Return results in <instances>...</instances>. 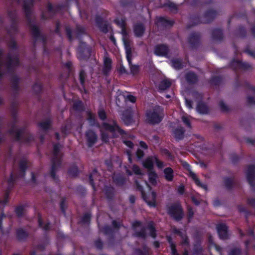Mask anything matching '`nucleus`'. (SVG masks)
<instances>
[{
    "label": "nucleus",
    "instance_id": "f257e3e1",
    "mask_svg": "<svg viewBox=\"0 0 255 255\" xmlns=\"http://www.w3.org/2000/svg\"><path fill=\"white\" fill-rule=\"evenodd\" d=\"M162 109L159 106L154 107L146 112L145 121L153 125L160 123L162 119Z\"/></svg>",
    "mask_w": 255,
    "mask_h": 255
},
{
    "label": "nucleus",
    "instance_id": "f03ea898",
    "mask_svg": "<svg viewBox=\"0 0 255 255\" xmlns=\"http://www.w3.org/2000/svg\"><path fill=\"white\" fill-rule=\"evenodd\" d=\"M61 146L59 144H54L53 146V157L52 159V166L50 171V175L55 180H57L55 176V172L57 171L60 165V154L59 153Z\"/></svg>",
    "mask_w": 255,
    "mask_h": 255
},
{
    "label": "nucleus",
    "instance_id": "7ed1b4c3",
    "mask_svg": "<svg viewBox=\"0 0 255 255\" xmlns=\"http://www.w3.org/2000/svg\"><path fill=\"white\" fill-rule=\"evenodd\" d=\"M168 213L175 220L179 221L182 219L184 214L181 205L178 203L172 204L168 207Z\"/></svg>",
    "mask_w": 255,
    "mask_h": 255
},
{
    "label": "nucleus",
    "instance_id": "20e7f679",
    "mask_svg": "<svg viewBox=\"0 0 255 255\" xmlns=\"http://www.w3.org/2000/svg\"><path fill=\"white\" fill-rule=\"evenodd\" d=\"M102 128L103 129L110 131L112 134L113 137H118L120 135L124 137L125 135L127 134L125 131L120 128L117 124L115 122H113L112 125H110L107 123H103L102 125Z\"/></svg>",
    "mask_w": 255,
    "mask_h": 255
},
{
    "label": "nucleus",
    "instance_id": "39448f33",
    "mask_svg": "<svg viewBox=\"0 0 255 255\" xmlns=\"http://www.w3.org/2000/svg\"><path fill=\"white\" fill-rule=\"evenodd\" d=\"M136 185L138 190L141 191L142 197L144 200L149 206L154 207L156 205V195L155 192L152 191L150 194L146 196L145 193L143 192L142 187L137 181H136Z\"/></svg>",
    "mask_w": 255,
    "mask_h": 255
},
{
    "label": "nucleus",
    "instance_id": "423d86ee",
    "mask_svg": "<svg viewBox=\"0 0 255 255\" xmlns=\"http://www.w3.org/2000/svg\"><path fill=\"white\" fill-rule=\"evenodd\" d=\"M246 177L248 182L252 187H255V166L250 165L246 171Z\"/></svg>",
    "mask_w": 255,
    "mask_h": 255
},
{
    "label": "nucleus",
    "instance_id": "0eeeda50",
    "mask_svg": "<svg viewBox=\"0 0 255 255\" xmlns=\"http://www.w3.org/2000/svg\"><path fill=\"white\" fill-rule=\"evenodd\" d=\"M217 229L220 238L225 240L228 238V227L224 224H219L217 226Z\"/></svg>",
    "mask_w": 255,
    "mask_h": 255
},
{
    "label": "nucleus",
    "instance_id": "6e6552de",
    "mask_svg": "<svg viewBox=\"0 0 255 255\" xmlns=\"http://www.w3.org/2000/svg\"><path fill=\"white\" fill-rule=\"evenodd\" d=\"M83 47L84 46L81 45L78 49V58L80 60H86L91 55L90 49L89 47Z\"/></svg>",
    "mask_w": 255,
    "mask_h": 255
},
{
    "label": "nucleus",
    "instance_id": "1a4fd4ad",
    "mask_svg": "<svg viewBox=\"0 0 255 255\" xmlns=\"http://www.w3.org/2000/svg\"><path fill=\"white\" fill-rule=\"evenodd\" d=\"M86 140L89 146H92L97 140V135L91 130H88L85 134Z\"/></svg>",
    "mask_w": 255,
    "mask_h": 255
},
{
    "label": "nucleus",
    "instance_id": "9d476101",
    "mask_svg": "<svg viewBox=\"0 0 255 255\" xmlns=\"http://www.w3.org/2000/svg\"><path fill=\"white\" fill-rule=\"evenodd\" d=\"M156 24L158 27H166L168 26H172L173 24V22L172 21L167 19L165 17H160L157 18Z\"/></svg>",
    "mask_w": 255,
    "mask_h": 255
},
{
    "label": "nucleus",
    "instance_id": "9b49d317",
    "mask_svg": "<svg viewBox=\"0 0 255 255\" xmlns=\"http://www.w3.org/2000/svg\"><path fill=\"white\" fill-rule=\"evenodd\" d=\"M168 52V47L165 45H157L154 50V53L158 56H166Z\"/></svg>",
    "mask_w": 255,
    "mask_h": 255
},
{
    "label": "nucleus",
    "instance_id": "f8f14e48",
    "mask_svg": "<svg viewBox=\"0 0 255 255\" xmlns=\"http://www.w3.org/2000/svg\"><path fill=\"white\" fill-rule=\"evenodd\" d=\"M122 119L126 125H128L130 124L133 121L131 111L130 110L125 111L123 114Z\"/></svg>",
    "mask_w": 255,
    "mask_h": 255
},
{
    "label": "nucleus",
    "instance_id": "ddd939ff",
    "mask_svg": "<svg viewBox=\"0 0 255 255\" xmlns=\"http://www.w3.org/2000/svg\"><path fill=\"white\" fill-rule=\"evenodd\" d=\"M145 27L142 23H137L134 26V33L136 36L141 37L145 31Z\"/></svg>",
    "mask_w": 255,
    "mask_h": 255
},
{
    "label": "nucleus",
    "instance_id": "4468645a",
    "mask_svg": "<svg viewBox=\"0 0 255 255\" xmlns=\"http://www.w3.org/2000/svg\"><path fill=\"white\" fill-rule=\"evenodd\" d=\"M123 41L124 43V45L125 46L126 50V56L129 65L131 64V49L129 45V42L127 41V40L125 39V38H123Z\"/></svg>",
    "mask_w": 255,
    "mask_h": 255
},
{
    "label": "nucleus",
    "instance_id": "2eb2a0df",
    "mask_svg": "<svg viewBox=\"0 0 255 255\" xmlns=\"http://www.w3.org/2000/svg\"><path fill=\"white\" fill-rule=\"evenodd\" d=\"M112 68V60L110 58L105 57L104 61L103 72L107 75L111 71Z\"/></svg>",
    "mask_w": 255,
    "mask_h": 255
},
{
    "label": "nucleus",
    "instance_id": "dca6fc26",
    "mask_svg": "<svg viewBox=\"0 0 255 255\" xmlns=\"http://www.w3.org/2000/svg\"><path fill=\"white\" fill-rule=\"evenodd\" d=\"M173 231L174 233L178 234L182 239V244L183 245H188L189 244V240L186 236L185 232H182L177 230L175 228H173Z\"/></svg>",
    "mask_w": 255,
    "mask_h": 255
},
{
    "label": "nucleus",
    "instance_id": "f3484780",
    "mask_svg": "<svg viewBox=\"0 0 255 255\" xmlns=\"http://www.w3.org/2000/svg\"><path fill=\"white\" fill-rule=\"evenodd\" d=\"M133 226L134 227L135 230V235L137 237L144 238L146 237L145 230L144 228H141L140 231H138L137 228L140 226V223L138 222H136L133 224Z\"/></svg>",
    "mask_w": 255,
    "mask_h": 255
},
{
    "label": "nucleus",
    "instance_id": "a211bd4d",
    "mask_svg": "<svg viewBox=\"0 0 255 255\" xmlns=\"http://www.w3.org/2000/svg\"><path fill=\"white\" fill-rule=\"evenodd\" d=\"M189 175H190V176L194 181V182H195L197 186H199V187L204 189L206 190H207V185L204 184L200 182V180L197 177V175H196L195 173H194L193 172L190 171V172H189Z\"/></svg>",
    "mask_w": 255,
    "mask_h": 255
},
{
    "label": "nucleus",
    "instance_id": "6ab92c4d",
    "mask_svg": "<svg viewBox=\"0 0 255 255\" xmlns=\"http://www.w3.org/2000/svg\"><path fill=\"white\" fill-rule=\"evenodd\" d=\"M216 15V12L214 10H210L207 11L205 14V19L203 22L208 23L212 20Z\"/></svg>",
    "mask_w": 255,
    "mask_h": 255
},
{
    "label": "nucleus",
    "instance_id": "aec40b11",
    "mask_svg": "<svg viewBox=\"0 0 255 255\" xmlns=\"http://www.w3.org/2000/svg\"><path fill=\"white\" fill-rule=\"evenodd\" d=\"M155 162L154 157L147 158L143 163L144 167L147 168L148 171H152L153 166V163Z\"/></svg>",
    "mask_w": 255,
    "mask_h": 255
},
{
    "label": "nucleus",
    "instance_id": "412c9836",
    "mask_svg": "<svg viewBox=\"0 0 255 255\" xmlns=\"http://www.w3.org/2000/svg\"><path fill=\"white\" fill-rule=\"evenodd\" d=\"M51 120L47 119L44 120L38 124V126L40 130L45 131L49 128L51 126Z\"/></svg>",
    "mask_w": 255,
    "mask_h": 255
},
{
    "label": "nucleus",
    "instance_id": "4be33fe9",
    "mask_svg": "<svg viewBox=\"0 0 255 255\" xmlns=\"http://www.w3.org/2000/svg\"><path fill=\"white\" fill-rule=\"evenodd\" d=\"M54 9L51 4L47 6V11L42 13L41 17L42 19H47L50 17L53 13Z\"/></svg>",
    "mask_w": 255,
    "mask_h": 255
},
{
    "label": "nucleus",
    "instance_id": "5701e85b",
    "mask_svg": "<svg viewBox=\"0 0 255 255\" xmlns=\"http://www.w3.org/2000/svg\"><path fill=\"white\" fill-rule=\"evenodd\" d=\"M164 176L165 179L168 181H171L174 176L173 170L170 167L166 168L164 170Z\"/></svg>",
    "mask_w": 255,
    "mask_h": 255
},
{
    "label": "nucleus",
    "instance_id": "b1692460",
    "mask_svg": "<svg viewBox=\"0 0 255 255\" xmlns=\"http://www.w3.org/2000/svg\"><path fill=\"white\" fill-rule=\"evenodd\" d=\"M198 112L201 114H207L209 111V108L205 104L199 103L197 107Z\"/></svg>",
    "mask_w": 255,
    "mask_h": 255
},
{
    "label": "nucleus",
    "instance_id": "393cba45",
    "mask_svg": "<svg viewBox=\"0 0 255 255\" xmlns=\"http://www.w3.org/2000/svg\"><path fill=\"white\" fill-rule=\"evenodd\" d=\"M175 137L178 139L180 140L184 137V130L183 128H180L176 129L174 131Z\"/></svg>",
    "mask_w": 255,
    "mask_h": 255
},
{
    "label": "nucleus",
    "instance_id": "a878e982",
    "mask_svg": "<svg viewBox=\"0 0 255 255\" xmlns=\"http://www.w3.org/2000/svg\"><path fill=\"white\" fill-rule=\"evenodd\" d=\"M186 80L191 83H194L198 80L197 76L192 72H189L186 75Z\"/></svg>",
    "mask_w": 255,
    "mask_h": 255
},
{
    "label": "nucleus",
    "instance_id": "bb28decb",
    "mask_svg": "<svg viewBox=\"0 0 255 255\" xmlns=\"http://www.w3.org/2000/svg\"><path fill=\"white\" fill-rule=\"evenodd\" d=\"M170 86V81L167 79H164L160 82L159 85V88L160 90H165L166 89L169 88Z\"/></svg>",
    "mask_w": 255,
    "mask_h": 255
},
{
    "label": "nucleus",
    "instance_id": "cd10ccee",
    "mask_svg": "<svg viewBox=\"0 0 255 255\" xmlns=\"http://www.w3.org/2000/svg\"><path fill=\"white\" fill-rule=\"evenodd\" d=\"M199 40V35L198 34L193 33L191 35L189 38V43L194 46L195 44L197 43Z\"/></svg>",
    "mask_w": 255,
    "mask_h": 255
},
{
    "label": "nucleus",
    "instance_id": "c85d7f7f",
    "mask_svg": "<svg viewBox=\"0 0 255 255\" xmlns=\"http://www.w3.org/2000/svg\"><path fill=\"white\" fill-rule=\"evenodd\" d=\"M98 177H99V174L97 172V171L96 170H94L89 176L90 183L91 185L92 186L93 189H95L94 180H96Z\"/></svg>",
    "mask_w": 255,
    "mask_h": 255
},
{
    "label": "nucleus",
    "instance_id": "c756f323",
    "mask_svg": "<svg viewBox=\"0 0 255 255\" xmlns=\"http://www.w3.org/2000/svg\"><path fill=\"white\" fill-rule=\"evenodd\" d=\"M17 237L18 240H21L26 238L28 234L23 229H18L16 232Z\"/></svg>",
    "mask_w": 255,
    "mask_h": 255
},
{
    "label": "nucleus",
    "instance_id": "7c9ffc66",
    "mask_svg": "<svg viewBox=\"0 0 255 255\" xmlns=\"http://www.w3.org/2000/svg\"><path fill=\"white\" fill-rule=\"evenodd\" d=\"M126 101V95L122 93H120L116 98V104L118 106H121V104Z\"/></svg>",
    "mask_w": 255,
    "mask_h": 255
},
{
    "label": "nucleus",
    "instance_id": "2f4dec72",
    "mask_svg": "<svg viewBox=\"0 0 255 255\" xmlns=\"http://www.w3.org/2000/svg\"><path fill=\"white\" fill-rule=\"evenodd\" d=\"M171 63L172 66L176 69H180L183 67L181 61L178 59L172 60Z\"/></svg>",
    "mask_w": 255,
    "mask_h": 255
},
{
    "label": "nucleus",
    "instance_id": "473e14b6",
    "mask_svg": "<svg viewBox=\"0 0 255 255\" xmlns=\"http://www.w3.org/2000/svg\"><path fill=\"white\" fill-rule=\"evenodd\" d=\"M213 38L217 40H221L223 37V34L220 29H215L213 32Z\"/></svg>",
    "mask_w": 255,
    "mask_h": 255
},
{
    "label": "nucleus",
    "instance_id": "72a5a7b5",
    "mask_svg": "<svg viewBox=\"0 0 255 255\" xmlns=\"http://www.w3.org/2000/svg\"><path fill=\"white\" fill-rule=\"evenodd\" d=\"M148 176L149 181L153 184H155L157 178L156 174L152 171H149L148 173Z\"/></svg>",
    "mask_w": 255,
    "mask_h": 255
},
{
    "label": "nucleus",
    "instance_id": "f704fd0d",
    "mask_svg": "<svg viewBox=\"0 0 255 255\" xmlns=\"http://www.w3.org/2000/svg\"><path fill=\"white\" fill-rule=\"evenodd\" d=\"M233 63H236L238 67L244 69H249L251 67L250 65L246 63H243L239 61H234Z\"/></svg>",
    "mask_w": 255,
    "mask_h": 255
},
{
    "label": "nucleus",
    "instance_id": "c9c22d12",
    "mask_svg": "<svg viewBox=\"0 0 255 255\" xmlns=\"http://www.w3.org/2000/svg\"><path fill=\"white\" fill-rule=\"evenodd\" d=\"M27 166V162L25 161H22L20 162L19 165L20 173L19 176L22 177L24 174V171Z\"/></svg>",
    "mask_w": 255,
    "mask_h": 255
},
{
    "label": "nucleus",
    "instance_id": "e433bc0d",
    "mask_svg": "<svg viewBox=\"0 0 255 255\" xmlns=\"http://www.w3.org/2000/svg\"><path fill=\"white\" fill-rule=\"evenodd\" d=\"M78 172V168L76 166L71 167L68 171V174L70 176L75 177Z\"/></svg>",
    "mask_w": 255,
    "mask_h": 255
},
{
    "label": "nucleus",
    "instance_id": "4c0bfd02",
    "mask_svg": "<svg viewBox=\"0 0 255 255\" xmlns=\"http://www.w3.org/2000/svg\"><path fill=\"white\" fill-rule=\"evenodd\" d=\"M25 209L22 206H19L15 209V212L18 217L22 216L25 213Z\"/></svg>",
    "mask_w": 255,
    "mask_h": 255
},
{
    "label": "nucleus",
    "instance_id": "58836bf2",
    "mask_svg": "<svg viewBox=\"0 0 255 255\" xmlns=\"http://www.w3.org/2000/svg\"><path fill=\"white\" fill-rule=\"evenodd\" d=\"M168 241L170 244V247L171 249V252L172 255H179V254L177 253L175 245L172 242L171 239L170 237H168Z\"/></svg>",
    "mask_w": 255,
    "mask_h": 255
},
{
    "label": "nucleus",
    "instance_id": "ea45409f",
    "mask_svg": "<svg viewBox=\"0 0 255 255\" xmlns=\"http://www.w3.org/2000/svg\"><path fill=\"white\" fill-rule=\"evenodd\" d=\"M130 68V73L133 75H135L138 73L139 67L136 65H129Z\"/></svg>",
    "mask_w": 255,
    "mask_h": 255
},
{
    "label": "nucleus",
    "instance_id": "a19ab883",
    "mask_svg": "<svg viewBox=\"0 0 255 255\" xmlns=\"http://www.w3.org/2000/svg\"><path fill=\"white\" fill-rule=\"evenodd\" d=\"M135 255H149V250L147 248H144V251H141L137 250L135 251Z\"/></svg>",
    "mask_w": 255,
    "mask_h": 255
},
{
    "label": "nucleus",
    "instance_id": "79ce46f5",
    "mask_svg": "<svg viewBox=\"0 0 255 255\" xmlns=\"http://www.w3.org/2000/svg\"><path fill=\"white\" fill-rule=\"evenodd\" d=\"M147 230L149 231V232L150 234V236L152 238H155L156 237L155 231L154 228L153 227V226L152 224H149L148 225Z\"/></svg>",
    "mask_w": 255,
    "mask_h": 255
},
{
    "label": "nucleus",
    "instance_id": "37998d69",
    "mask_svg": "<svg viewBox=\"0 0 255 255\" xmlns=\"http://www.w3.org/2000/svg\"><path fill=\"white\" fill-rule=\"evenodd\" d=\"M241 251L239 248L233 249L229 253V255H241Z\"/></svg>",
    "mask_w": 255,
    "mask_h": 255
},
{
    "label": "nucleus",
    "instance_id": "c03bdc74",
    "mask_svg": "<svg viewBox=\"0 0 255 255\" xmlns=\"http://www.w3.org/2000/svg\"><path fill=\"white\" fill-rule=\"evenodd\" d=\"M73 108L76 110H82V104L80 101H77L74 103Z\"/></svg>",
    "mask_w": 255,
    "mask_h": 255
},
{
    "label": "nucleus",
    "instance_id": "a18cd8bd",
    "mask_svg": "<svg viewBox=\"0 0 255 255\" xmlns=\"http://www.w3.org/2000/svg\"><path fill=\"white\" fill-rule=\"evenodd\" d=\"M115 22L121 27V28L124 27L125 26V20L123 19H116L115 20Z\"/></svg>",
    "mask_w": 255,
    "mask_h": 255
},
{
    "label": "nucleus",
    "instance_id": "49530a36",
    "mask_svg": "<svg viewBox=\"0 0 255 255\" xmlns=\"http://www.w3.org/2000/svg\"><path fill=\"white\" fill-rule=\"evenodd\" d=\"M182 120L184 124L188 127L190 128L191 127L190 120L188 117L186 116H183L182 117Z\"/></svg>",
    "mask_w": 255,
    "mask_h": 255
},
{
    "label": "nucleus",
    "instance_id": "de8ad7c7",
    "mask_svg": "<svg viewBox=\"0 0 255 255\" xmlns=\"http://www.w3.org/2000/svg\"><path fill=\"white\" fill-rule=\"evenodd\" d=\"M132 169L133 171L134 172V173L135 174H137V175H141L142 174L141 170L138 166H137L136 165H133Z\"/></svg>",
    "mask_w": 255,
    "mask_h": 255
},
{
    "label": "nucleus",
    "instance_id": "09e8293b",
    "mask_svg": "<svg viewBox=\"0 0 255 255\" xmlns=\"http://www.w3.org/2000/svg\"><path fill=\"white\" fill-rule=\"evenodd\" d=\"M38 224L39 226L42 228L44 230H47L49 229V224L47 223L45 224L44 226L42 225V222L41 219L40 218L38 219Z\"/></svg>",
    "mask_w": 255,
    "mask_h": 255
},
{
    "label": "nucleus",
    "instance_id": "8fccbe9b",
    "mask_svg": "<svg viewBox=\"0 0 255 255\" xmlns=\"http://www.w3.org/2000/svg\"><path fill=\"white\" fill-rule=\"evenodd\" d=\"M85 76V73L83 71H81L79 74V78L80 83L82 85L84 83Z\"/></svg>",
    "mask_w": 255,
    "mask_h": 255
},
{
    "label": "nucleus",
    "instance_id": "3c124183",
    "mask_svg": "<svg viewBox=\"0 0 255 255\" xmlns=\"http://www.w3.org/2000/svg\"><path fill=\"white\" fill-rule=\"evenodd\" d=\"M126 101L128 100L129 101L132 102V103H135L136 101V97L131 95H126Z\"/></svg>",
    "mask_w": 255,
    "mask_h": 255
},
{
    "label": "nucleus",
    "instance_id": "603ef678",
    "mask_svg": "<svg viewBox=\"0 0 255 255\" xmlns=\"http://www.w3.org/2000/svg\"><path fill=\"white\" fill-rule=\"evenodd\" d=\"M41 89V86L39 83H36L33 86V90L36 93H38L40 91Z\"/></svg>",
    "mask_w": 255,
    "mask_h": 255
},
{
    "label": "nucleus",
    "instance_id": "864d4df0",
    "mask_svg": "<svg viewBox=\"0 0 255 255\" xmlns=\"http://www.w3.org/2000/svg\"><path fill=\"white\" fill-rule=\"evenodd\" d=\"M10 132L12 133H15V135L17 138L19 137L20 134V130L14 127H12V129L11 130Z\"/></svg>",
    "mask_w": 255,
    "mask_h": 255
},
{
    "label": "nucleus",
    "instance_id": "5fc2aeb1",
    "mask_svg": "<svg viewBox=\"0 0 255 255\" xmlns=\"http://www.w3.org/2000/svg\"><path fill=\"white\" fill-rule=\"evenodd\" d=\"M248 204L253 207H255V198H250L248 199Z\"/></svg>",
    "mask_w": 255,
    "mask_h": 255
},
{
    "label": "nucleus",
    "instance_id": "6e6d98bb",
    "mask_svg": "<svg viewBox=\"0 0 255 255\" xmlns=\"http://www.w3.org/2000/svg\"><path fill=\"white\" fill-rule=\"evenodd\" d=\"M85 31V28L81 26H77L76 27V33L77 35L84 33Z\"/></svg>",
    "mask_w": 255,
    "mask_h": 255
},
{
    "label": "nucleus",
    "instance_id": "4d7b16f0",
    "mask_svg": "<svg viewBox=\"0 0 255 255\" xmlns=\"http://www.w3.org/2000/svg\"><path fill=\"white\" fill-rule=\"evenodd\" d=\"M101 138H102V139L103 141H104L105 142L108 141L109 136L106 132L102 131Z\"/></svg>",
    "mask_w": 255,
    "mask_h": 255
},
{
    "label": "nucleus",
    "instance_id": "13d9d810",
    "mask_svg": "<svg viewBox=\"0 0 255 255\" xmlns=\"http://www.w3.org/2000/svg\"><path fill=\"white\" fill-rule=\"evenodd\" d=\"M154 159L155 162L158 168H162L164 167V165L162 161L159 160L156 157H154Z\"/></svg>",
    "mask_w": 255,
    "mask_h": 255
},
{
    "label": "nucleus",
    "instance_id": "bf43d9fd",
    "mask_svg": "<svg viewBox=\"0 0 255 255\" xmlns=\"http://www.w3.org/2000/svg\"><path fill=\"white\" fill-rule=\"evenodd\" d=\"M232 180L230 178H227L225 180V184L227 188L231 187V185H232Z\"/></svg>",
    "mask_w": 255,
    "mask_h": 255
},
{
    "label": "nucleus",
    "instance_id": "052dcab7",
    "mask_svg": "<svg viewBox=\"0 0 255 255\" xmlns=\"http://www.w3.org/2000/svg\"><path fill=\"white\" fill-rule=\"evenodd\" d=\"M210 241L211 242V247L215 248V249L218 252H219V253H221L222 249L219 246H218V245L215 244L214 243H212L211 239H210Z\"/></svg>",
    "mask_w": 255,
    "mask_h": 255
},
{
    "label": "nucleus",
    "instance_id": "680f3d73",
    "mask_svg": "<svg viewBox=\"0 0 255 255\" xmlns=\"http://www.w3.org/2000/svg\"><path fill=\"white\" fill-rule=\"evenodd\" d=\"M98 115L100 118L102 120H104L106 118V113L103 110L100 111L98 113Z\"/></svg>",
    "mask_w": 255,
    "mask_h": 255
},
{
    "label": "nucleus",
    "instance_id": "e2e57ef3",
    "mask_svg": "<svg viewBox=\"0 0 255 255\" xmlns=\"http://www.w3.org/2000/svg\"><path fill=\"white\" fill-rule=\"evenodd\" d=\"M220 106L223 111H227L229 109L228 106L222 101L220 102Z\"/></svg>",
    "mask_w": 255,
    "mask_h": 255
},
{
    "label": "nucleus",
    "instance_id": "0e129e2a",
    "mask_svg": "<svg viewBox=\"0 0 255 255\" xmlns=\"http://www.w3.org/2000/svg\"><path fill=\"white\" fill-rule=\"evenodd\" d=\"M115 182L119 185H122L124 184L125 180L123 177H120L119 179H114Z\"/></svg>",
    "mask_w": 255,
    "mask_h": 255
},
{
    "label": "nucleus",
    "instance_id": "69168bd1",
    "mask_svg": "<svg viewBox=\"0 0 255 255\" xmlns=\"http://www.w3.org/2000/svg\"><path fill=\"white\" fill-rule=\"evenodd\" d=\"M65 30H66V31L67 35L69 39L70 40H71L72 39L71 29L69 27H66V28H65Z\"/></svg>",
    "mask_w": 255,
    "mask_h": 255
},
{
    "label": "nucleus",
    "instance_id": "338daca9",
    "mask_svg": "<svg viewBox=\"0 0 255 255\" xmlns=\"http://www.w3.org/2000/svg\"><path fill=\"white\" fill-rule=\"evenodd\" d=\"M136 156L138 158H141L144 156L143 151L140 149H138L136 151Z\"/></svg>",
    "mask_w": 255,
    "mask_h": 255
},
{
    "label": "nucleus",
    "instance_id": "774afa93",
    "mask_svg": "<svg viewBox=\"0 0 255 255\" xmlns=\"http://www.w3.org/2000/svg\"><path fill=\"white\" fill-rule=\"evenodd\" d=\"M90 219V215L88 214H85L82 219V221L84 223H87L89 221Z\"/></svg>",
    "mask_w": 255,
    "mask_h": 255
}]
</instances>
